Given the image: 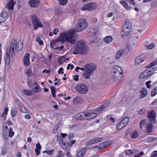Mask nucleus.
Returning a JSON list of instances; mask_svg holds the SVG:
<instances>
[{"label":"nucleus","instance_id":"obj_1","mask_svg":"<svg viewBox=\"0 0 157 157\" xmlns=\"http://www.w3.org/2000/svg\"><path fill=\"white\" fill-rule=\"evenodd\" d=\"M65 41L67 42V46L68 48L71 45L69 44V43L71 44H75V40L74 37V32L73 30H70L68 32L61 33L56 39L53 40L51 41L50 47L51 48L53 49L56 45L57 42H60L62 44H63Z\"/></svg>","mask_w":157,"mask_h":157},{"label":"nucleus","instance_id":"obj_2","mask_svg":"<svg viewBox=\"0 0 157 157\" xmlns=\"http://www.w3.org/2000/svg\"><path fill=\"white\" fill-rule=\"evenodd\" d=\"M23 47L22 43L19 44V43H17L15 39L13 40L11 42L10 48L6 51V55L5 59L6 64L8 65L10 62V56H13L14 54L15 49L17 51L21 50Z\"/></svg>","mask_w":157,"mask_h":157},{"label":"nucleus","instance_id":"obj_3","mask_svg":"<svg viewBox=\"0 0 157 157\" xmlns=\"http://www.w3.org/2000/svg\"><path fill=\"white\" fill-rule=\"evenodd\" d=\"M89 51L88 47L85 42L82 40H79L77 42L73 51L74 55L80 54L81 55L87 54Z\"/></svg>","mask_w":157,"mask_h":157},{"label":"nucleus","instance_id":"obj_4","mask_svg":"<svg viewBox=\"0 0 157 157\" xmlns=\"http://www.w3.org/2000/svg\"><path fill=\"white\" fill-rule=\"evenodd\" d=\"M131 28V25L129 21L127 20H125L124 21L122 27V36H125L128 35Z\"/></svg>","mask_w":157,"mask_h":157},{"label":"nucleus","instance_id":"obj_5","mask_svg":"<svg viewBox=\"0 0 157 157\" xmlns=\"http://www.w3.org/2000/svg\"><path fill=\"white\" fill-rule=\"evenodd\" d=\"M87 26L88 23L84 19H81L77 22V32H80L86 28Z\"/></svg>","mask_w":157,"mask_h":157},{"label":"nucleus","instance_id":"obj_6","mask_svg":"<svg viewBox=\"0 0 157 157\" xmlns=\"http://www.w3.org/2000/svg\"><path fill=\"white\" fill-rule=\"evenodd\" d=\"M75 89L78 93L81 94H86L88 90L87 86L84 83L78 84L75 87Z\"/></svg>","mask_w":157,"mask_h":157},{"label":"nucleus","instance_id":"obj_7","mask_svg":"<svg viewBox=\"0 0 157 157\" xmlns=\"http://www.w3.org/2000/svg\"><path fill=\"white\" fill-rule=\"evenodd\" d=\"M112 72L113 73V78L115 80L117 79L120 75L123 73V71L121 67L118 66H115L113 67Z\"/></svg>","mask_w":157,"mask_h":157},{"label":"nucleus","instance_id":"obj_8","mask_svg":"<svg viewBox=\"0 0 157 157\" xmlns=\"http://www.w3.org/2000/svg\"><path fill=\"white\" fill-rule=\"evenodd\" d=\"M31 19L33 24L34 30H36L38 27H43L42 24L39 21L36 15L32 14L31 16Z\"/></svg>","mask_w":157,"mask_h":157},{"label":"nucleus","instance_id":"obj_9","mask_svg":"<svg viewBox=\"0 0 157 157\" xmlns=\"http://www.w3.org/2000/svg\"><path fill=\"white\" fill-rule=\"evenodd\" d=\"M96 7L97 6L95 3H90L84 5L81 8V10L82 11H91L95 9Z\"/></svg>","mask_w":157,"mask_h":157},{"label":"nucleus","instance_id":"obj_10","mask_svg":"<svg viewBox=\"0 0 157 157\" xmlns=\"http://www.w3.org/2000/svg\"><path fill=\"white\" fill-rule=\"evenodd\" d=\"M85 69L90 72L92 74L96 70V67L95 65L93 63H91L84 65Z\"/></svg>","mask_w":157,"mask_h":157},{"label":"nucleus","instance_id":"obj_11","mask_svg":"<svg viewBox=\"0 0 157 157\" xmlns=\"http://www.w3.org/2000/svg\"><path fill=\"white\" fill-rule=\"evenodd\" d=\"M147 117L149 120V122H153L154 124L155 123L156 114L155 111L153 110H151L147 114Z\"/></svg>","mask_w":157,"mask_h":157},{"label":"nucleus","instance_id":"obj_12","mask_svg":"<svg viewBox=\"0 0 157 157\" xmlns=\"http://www.w3.org/2000/svg\"><path fill=\"white\" fill-rule=\"evenodd\" d=\"M111 144V142L110 141H106L102 143L100 145L96 146L94 148H97L98 150H100L106 147Z\"/></svg>","mask_w":157,"mask_h":157},{"label":"nucleus","instance_id":"obj_13","mask_svg":"<svg viewBox=\"0 0 157 157\" xmlns=\"http://www.w3.org/2000/svg\"><path fill=\"white\" fill-rule=\"evenodd\" d=\"M145 29L144 26L143 24L139 25L138 28V38H141L144 34V31Z\"/></svg>","mask_w":157,"mask_h":157},{"label":"nucleus","instance_id":"obj_14","mask_svg":"<svg viewBox=\"0 0 157 157\" xmlns=\"http://www.w3.org/2000/svg\"><path fill=\"white\" fill-rule=\"evenodd\" d=\"M8 14L6 11L2 12L0 14V22H3L8 18Z\"/></svg>","mask_w":157,"mask_h":157},{"label":"nucleus","instance_id":"obj_15","mask_svg":"<svg viewBox=\"0 0 157 157\" xmlns=\"http://www.w3.org/2000/svg\"><path fill=\"white\" fill-rule=\"evenodd\" d=\"M39 2V0H29V4L31 7L35 8L37 7Z\"/></svg>","mask_w":157,"mask_h":157},{"label":"nucleus","instance_id":"obj_16","mask_svg":"<svg viewBox=\"0 0 157 157\" xmlns=\"http://www.w3.org/2000/svg\"><path fill=\"white\" fill-rule=\"evenodd\" d=\"M29 56L30 55L29 54H26L24 57L23 62L24 65L25 66H28L29 65Z\"/></svg>","mask_w":157,"mask_h":157},{"label":"nucleus","instance_id":"obj_17","mask_svg":"<svg viewBox=\"0 0 157 157\" xmlns=\"http://www.w3.org/2000/svg\"><path fill=\"white\" fill-rule=\"evenodd\" d=\"M140 93V95L139 97V98L142 99L145 97L147 95V90L146 88L144 87L140 89L139 90Z\"/></svg>","mask_w":157,"mask_h":157},{"label":"nucleus","instance_id":"obj_18","mask_svg":"<svg viewBox=\"0 0 157 157\" xmlns=\"http://www.w3.org/2000/svg\"><path fill=\"white\" fill-rule=\"evenodd\" d=\"M153 122H149L146 126V131L149 133H150L152 131L153 129Z\"/></svg>","mask_w":157,"mask_h":157},{"label":"nucleus","instance_id":"obj_19","mask_svg":"<svg viewBox=\"0 0 157 157\" xmlns=\"http://www.w3.org/2000/svg\"><path fill=\"white\" fill-rule=\"evenodd\" d=\"M86 118V119H91L97 116V114L93 113H85Z\"/></svg>","mask_w":157,"mask_h":157},{"label":"nucleus","instance_id":"obj_20","mask_svg":"<svg viewBox=\"0 0 157 157\" xmlns=\"http://www.w3.org/2000/svg\"><path fill=\"white\" fill-rule=\"evenodd\" d=\"M85 151L86 149L85 148H82L78 151L76 157H83L85 156Z\"/></svg>","mask_w":157,"mask_h":157},{"label":"nucleus","instance_id":"obj_21","mask_svg":"<svg viewBox=\"0 0 157 157\" xmlns=\"http://www.w3.org/2000/svg\"><path fill=\"white\" fill-rule=\"evenodd\" d=\"M108 103H104L99 106L96 109L97 111H100L104 110L107 108L108 106Z\"/></svg>","mask_w":157,"mask_h":157},{"label":"nucleus","instance_id":"obj_22","mask_svg":"<svg viewBox=\"0 0 157 157\" xmlns=\"http://www.w3.org/2000/svg\"><path fill=\"white\" fill-rule=\"evenodd\" d=\"M91 74H92L90 72L85 69V70L84 71L83 73L82 74V76L85 79H89L90 78Z\"/></svg>","mask_w":157,"mask_h":157},{"label":"nucleus","instance_id":"obj_23","mask_svg":"<svg viewBox=\"0 0 157 157\" xmlns=\"http://www.w3.org/2000/svg\"><path fill=\"white\" fill-rule=\"evenodd\" d=\"M33 86H35V87L33 89V91L34 93H38L41 90V89L39 85L37 84L36 82L33 83Z\"/></svg>","mask_w":157,"mask_h":157},{"label":"nucleus","instance_id":"obj_24","mask_svg":"<svg viewBox=\"0 0 157 157\" xmlns=\"http://www.w3.org/2000/svg\"><path fill=\"white\" fill-rule=\"evenodd\" d=\"M124 51L123 49H121L118 51L115 56V57L117 60L119 59L121 56L124 54Z\"/></svg>","mask_w":157,"mask_h":157},{"label":"nucleus","instance_id":"obj_25","mask_svg":"<svg viewBox=\"0 0 157 157\" xmlns=\"http://www.w3.org/2000/svg\"><path fill=\"white\" fill-rule=\"evenodd\" d=\"M15 3L13 2V0H11L7 4L6 7L9 10H13Z\"/></svg>","mask_w":157,"mask_h":157},{"label":"nucleus","instance_id":"obj_26","mask_svg":"<svg viewBox=\"0 0 157 157\" xmlns=\"http://www.w3.org/2000/svg\"><path fill=\"white\" fill-rule=\"evenodd\" d=\"M17 105L18 108L21 112L24 113H27V109L26 108L20 104L17 103Z\"/></svg>","mask_w":157,"mask_h":157},{"label":"nucleus","instance_id":"obj_27","mask_svg":"<svg viewBox=\"0 0 157 157\" xmlns=\"http://www.w3.org/2000/svg\"><path fill=\"white\" fill-rule=\"evenodd\" d=\"M85 113H82L78 114L75 117V118L77 120H81L86 118Z\"/></svg>","mask_w":157,"mask_h":157},{"label":"nucleus","instance_id":"obj_28","mask_svg":"<svg viewBox=\"0 0 157 157\" xmlns=\"http://www.w3.org/2000/svg\"><path fill=\"white\" fill-rule=\"evenodd\" d=\"M113 39L112 36H107L103 38L104 41L107 44H108L113 40Z\"/></svg>","mask_w":157,"mask_h":157},{"label":"nucleus","instance_id":"obj_29","mask_svg":"<svg viewBox=\"0 0 157 157\" xmlns=\"http://www.w3.org/2000/svg\"><path fill=\"white\" fill-rule=\"evenodd\" d=\"M129 121V117H127L121 121V122H122L124 126H125L128 123Z\"/></svg>","mask_w":157,"mask_h":157},{"label":"nucleus","instance_id":"obj_30","mask_svg":"<svg viewBox=\"0 0 157 157\" xmlns=\"http://www.w3.org/2000/svg\"><path fill=\"white\" fill-rule=\"evenodd\" d=\"M147 70H145V71L142 72L139 75V78H140L143 79L148 77V74H147Z\"/></svg>","mask_w":157,"mask_h":157},{"label":"nucleus","instance_id":"obj_31","mask_svg":"<svg viewBox=\"0 0 157 157\" xmlns=\"http://www.w3.org/2000/svg\"><path fill=\"white\" fill-rule=\"evenodd\" d=\"M103 138H96L93 139H92V143L95 144L98 143L102 141Z\"/></svg>","mask_w":157,"mask_h":157},{"label":"nucleus","instance_id":"obj_32","mask_svg":"<svg viewBox=\"0 0 157 157\" xmlns=\"http://www.w3.org/2000/svg\"><path fill=\"white\" fill-rule=\"evenodd\" d=\"M11 114L12 117H14L17 114V109L14 107H12L11 109Z\"/></svg>","mask_w":157,"mask_h":157},{"label":"nucleus","instance_id":"obj_33","mask_svg":"<svg viewBox=\"0 0 157 157\" xmlns=\"http://www.w3.org/2000/svg\"><path fill=\"white\" fill-rule=\"evenodd\" d=\"M120 2L127 10H129L130 9L131 7L128 6L126 2L124 1H122Z\"/></svg>","mask_w":157,"mask_h":157},{"label":"nucleus","instance_id":"obj_34","mask_svg":"<svg viewBox=\"0 0 157 157\" xmlns=\"http://www.w3.org/2000/svg\"><path fill=\"white\" fill-rule=\"evenodd\" d=\"M137 150L133 149L132 150H128L125 151L126 154L128 155H130L136 152Z\"/></svg>","mask_w":157,"mask_h":157},{"label":"nucleus","instance_id":"obj_35","mask_svg":"<svg viewBox=\"0 0 157 157\" xmlns=\"http://www.w3.org/2000/svg\"><path fill=\"white\" fill-rule=\"evenodd\" d=\"M142 55H141L138 56V64H139L142 63L143 64H144L145 63L144 58H143L142 59H141V57Z\"/></svg>","mask_w":157,"mask_h":157},{"label":"nucleus","instance_id":"obj_36","mask_svg":"<svg viewBox=\"0 0 157 157\" xmlns=\"http://www.w3.org/2000/svg\"><path fill=\"white\" fill-rule=\"evenodd\" d=\"M8 129V127L5 125H4L3 126L2 128V133L4 135L6 134L7 131Z\"/></svg>","mask_w":157,"mask_h":157},{"label":"nucleus","instance_id":"obj_37","mask_svg":"<svg viewBox=\"0 0 157 157\" xmlns=\"http://www.w3.org/2000/svg\"><path fill=\"white\" fill-rule=\"evenodd\" d=\"M13 128L10 127L9 129V136L10 137H12L14 135V132L13 131Z\"/></svg>","mask_w":157,"mask_h":157},{"label":"nucleus","instance_id":"obj_38","mask_svg":"<svg viewBox=\"0 0 157 157\" xmlns=\"http://www.w3.org/2000/svg\"><path fill=\"white\" fill-rule=\"evenodd\" d=\"M124 126H125L123 125L122 122L120 121L118 124L117 128V130H120L123 128Z\"/></svg>","mask_w":157,"mask_h":157},{"label":"nucleus","instance_id":"obj_39","mask_svg":"<svg viewBox=\"0 0 157 157\" xmlns=\"http://www.w3.org/2000/svg\"><path fill=\"white\" fill-rule=\"evenodd\" d=\"M57 61L58 63L61 64L65 62V59L63 57H59Z\"/></svg>","mask_w":157,"mask_h":157},{"label":"nucleus","instance_id":"obj_40","mask_svg":"<svg viewBox=\"0 0 157 157\" xmlns=\"http://www.w3.org/2000/svg\"><path fill=\"white\" fill-rule=\"evenodd\" d=\"M131 137L133 138H136L137 137V131L136 130L133 131L131 135Z\"/></svg>","mask_w":157,"mask_h":157},{"label":"nucleus","instance_id":"obj_41","mask_svg":"<svg viewBox=\"0 0 157 157\" xmlns=\"http://www.w3.org/2000/svg\"><path fill=\"white\" fill-rule=\"evenodd\" d=\"M59 4L61 5H65L67 2V0H58Z\"/></svg>","mask_w":157,"mask_h":157},{"label":"nucleus","instance_id":"obj_42","mask_svg":"<svg viewBox=\"0 0 157 157\" xmlns=\"http://www.w3.org/2000/svg\"><path fill=\"white\" fill-rule=\"evenodd\" d=\"M36 41L37 42H38L39 44L40 45H42L43 44V41L41 40L40 39V37H37L36 40Z\"/></svg>","mask_w":157,"mask_h":157},{"label":"nucleus","instance_id":"obj_43","mask_svg":"<svg viewBox=\"0 0 157 157\" xmlns=\"http://www.w3.org/2000/svg\"><path fill=\"white\" fill-rule=\"evenodd\" d=\"M23 92H24V94L27 95L29 96L32 94L31 92L28 90H23Z\"/></svg>","mask_w":157,"mask_h":157},{"label":"nucleus","instance_id":"obj_44","mask_svg":"<svg viewBox=\"0 0 157 157\" xmlns=\"http://www.w3.org/2000/svg\"><path fill=\"white\" fill-rule=\"evenodd\" d=\"M154 140L152 136L149 137L147 138L145 140V141L147 143H150Z\"/></svg>","mask_w":157,"mask_h":157},{"label":"nucleus","instance_id":"obj_45","mask_svg":"<svg viewBox=\"0 0 157 157\" xmlns=\"http://www.w3.org/2000/svg\"><path fill=\"white\" fill-rule=\"evenodd\" d=\"M156 87H155L153 90L151 91V96L152 97H154L157 94V93L156 92Z\"/></svg>","mask_w":157,"mask_h":157},{"label":"nucleus","instance_id":"obj_46","mask_svg":"<svg viewBox=\"0 0 157 157\" xmlns=\"http://www.w3.org/2000/svg\"><path fill=\"white\" fill-rule=\"evenodd\" d=\"M55 157H64L63 152L62 151H59L58 152L57 155Z\"/></svg>","mask_w":157,"mask_h":157},{"label":"nucleus","instance_id":"obj_47","mask_svg":"<svg viewBox=\"0 0 157 157\" xmlns=\"http://www.w3.org/2000/svg\"><path fill=\"white\" fill-rule=\"evenodd\" d=\"M54 151V150L52 149L50 150H45L43 151V153H47L50 155H52Z\"/></svg>","mask_w":157,"mask_h":157},{"label":"nucleus","instance_id":"obj_48","mask_svg":"<svg viewBox=\"0 0 157 157\" xmlns=\"http://www.w3.org/2000/svg\"><path fill=\"white\" fill-rule=\"evenodd\" d=\"M59 124H57L56 125L53 129V132L54 133H55L57 131L58 129L59 128Z\"/></svg>","mask_w":157,"mask_h":157},{"label":"nucleus","instance_id":"obj_49","mask_svg":"<svg viewBox=\"0 0 157 157\" xmlns=\"http://www.w3.org/2000/svg\"><path fill=\"white\" fill-rule=\"evenodd\" d=\"M57 139L58 141L59 142V144L61 143H62L63 142V140L62 137L60 136H57Z\"/></svg>","mask_w":157,"mask_h":157},{"label":"nucleus","instance_id":"obj_50","mask_svg":"<svg viewBox=\"0 0 157 157\" xmlns=\"http://www.w3.org/2000/svg\"><path fill=\"white\" fill-rule=\"evenodd\" d=\"M8 109L7 108H4V111L2 115V117H4L7 114L8 112Z\"/></svg>","mask_w":157,"mask_h":157},{"label":"nucleus","instance_id":"obj_51","mask_svg":"<svg viewBox=\"0 0 157 157\" xmlns=\"http://www.w3.org/2000/svg\"><path fill=\"white\" fill-rule=\"evenodd\" d=\"M26 73L28 76H30L32 73V72L31 69H28L26 72Z\"/></svg>","mask_w":157,"mask_h":157},{"label":"nucleus","instance_id":"obj_52","mask_svg":"<svg viewBox=\"0 0 157 157\" xmlns=\"http://www.w3.org/2000/svg\"><path fill=\"white\" fill-rule=\"evenodd\" d=\"M60 145L62 149L64 150H66L67 148L66 145L65 144L63 143V142L62 143H61L60 144Z\"/></svg>","mask_w":157,"mask_h":157},{"label":"nucleus","instance_id":"obj_53","mask_svg":"<svg viewBox=\"0 0 157 157\" xmlns=\"http://www.w3.org/2000/svg\"><path fill=\"white\" fill-rule=\"evenodd\" d=\"M151 82V81H149L146 82V84L147 88L150 89L151 88V85L150 84Z\"/></svg>","mask_w":157,"mask_h":157},{"label":"nucleus","instance_id":"obj_54","mask_svg":"<svg viewBox=\"0 0 157 157\" xmlns=\"http://www.w3.org/2000/svg\"><path fill=\"white\" fill-rule=\"evenodd\" d=\"M157 156V151H153L151 154V157H156Z\"/></svg>","mask_w":157,"mask_h":157},{"label":"nucleus","instance_id":"obj_55","mask_svg":"<svg viewBox=\"0 0 157 157\" xmlns=\"http://www.w3.org/2000/svg\"><path fill=\"white\" fill-rule=\"evenodd\" d=\"M69 140H71L74 137V135L72 133H70L68 136Z\"/></svg>","mask_w":157,"mask_h":157},{"label":"nucleus","instance_id":"obj_56","mask_svg":"<svg viewBox=\"0 0 157 157\" xmlns=\"http://www.w3.org/2000/svg\"><path fill=\"white\" fill-rule=\"evenodd\" d=\"M6 124L9 126L11 125H13V123L10 120H7L6 122Z\"/></svg>","mask_w":157,"mask_h":157},{"label":"nucleus","instance_id":"obj_57","mask_svg":"<svg viewBox=\"0 0 157 157\" xmlns=\"http://www.w3.org/2000/svg\"><path fill=\"white\" fill-rule=\"evenodd\" d=\"M70 141L67 144L69 146H71L73 145L75 142V140H72L71 141L70 140Z\"/></svg>","mask_w":157,"mask_h":157},{"label":"nucleus","instance_id":"obj_58","mask_svg":"<svg viewBox=\"0 0 157 157\" xmlns=\"http://www.w3.org/2000/svg\"><path fill=\"white\" fill-rule=\"evenodd\" d=\"M155 47V45L154 44L151 43L147 46V48L149 49H151Z\"/></svg>","mask_w":157,"mask_h":157},{"label":"nucleus","instance_id":"obj_59","mask_svg":"<svg viewBox=\"0 0 157 157\" xmlns=\"http://www.w3.org/2000/svg\"><path fill=\"white\" fill-rule=\"evenodd\" d=\"M146 123V120H143L142 121L140 122V127L141 128L143 125H144Z\"/></svg>","mask_w":157,"mask_h":157},{"label":"nucleus","instance_id":"obj_60","mask_svg":"<svg viewBox=\"0 0 157 157\" xmlns=\"http://www.w3.org/2000/svg\"><path fill=\"white\" fill-rule=\"evenodd\" d=\"M74 67V66L73 64H69L68 65L67 69L68 70L70 69V68L71 70H72Z\"/></svg>","mask_w":157,"mask_h":157},{"label":"nucleus","instance_id":"obj_61","mask_svg":"<svg viewBox=\"0 0 157 157\" xmlns=\"http://www.w3.org/2000/svg\"><path fill=\"white\" fill-rule=\"evenodd\" d=\"M147 71V74H148V76L151 75L154 72L152 70H146Z\"/></svg>","mask_w":157,"mask_h":157},{"label":"nucleus","instance_id":"obj_62","mask_svg":"<svg viewBox=\"0 0 157 157\" xmlns=\"http://www.w3.org/2000/svg\"><path fill=\"white\" fill-rule=\"evenodd\" d=\"M64 48L63 46H61L60 47H58L55 48V50H56V49H58L59 51L63 49Z\"/></svg>","mask_w":157,"mask_h":157},{"label":"nucleus","instance_id":"obj_63","mask_svg":"<svg viewBox=\"0 0 157 157\" xmlns=\"http://www.w3.org/2000/svg\"><path fill=\"white\" fill-rule=\"evenodd\" d=\"M51 90L52 93H56V91L55 90V87L54 86H52L51 87Z\"/></svg>","mask_w":157,"mask_h":157},{"label":"nucleus","instance_id":"obj_64","mask_svg":"<svg viewBox=\"0 0 157 157\" xmlns=\"http://www.w3.org/2000/svg\"><path fill=\"white\" fill-rule=\"evenodd\" d=\"M59 32V30L58 29L56 28L54 29V31L53 32V33L55 35H56L57 34V33Z\"/></svg>","mask_w":157,"mask_h":157}]
</instances>
